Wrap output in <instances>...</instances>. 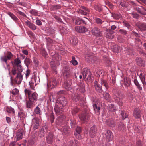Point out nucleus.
Here are the masks:
<instances>
[{
  "label": "nucleus",
  "instance_id": "11",
  "mask_svg": "<svg viewBox=\"0 0 146 146\" xmlns=\"http://www.w3.org/2000/svg\"><path fill=\"white\" fill-rule=\"evenodd\" d=\"M105 136L106 141L108 142L111 141L113 138L112 132L109 130H107L105 133Z\"/></svg>",
  "mask_w": 146,
  "mask_h": 146
},
{
  "label": "nucleus",
  "instance_id": "29",
  "mask_svg": "<svg viewBox=\"0 0 146 146\" xmlns=\"http://www.w3.org/2000/svg\"><path fill=\"white\" fill-rule=\"evenodd\" d=\"M142 9H143V11H141L140 9L138 7H136V10L139 13L143 15H146V9L144 7L141 6V7Z\"/></svg>",
  "mask_w": 146,
  "mask_h": 146
},
{
  "label": "nucleus",
  "instance_id": "56",
  "mask_svg": "<svg viewBox=\"0 0 146 146\" xmlns=\"http://www.w3.org/2000/svg\"><path fill=\"white\" fill-rule=\"evenodd\" d=\"M6 56L8 60H10L13 57V55L11 52L7 51Z\"/></svg>",
  "mask_w": 146,
  "mask_h": 146
},
{
  "label": "nucleus",
  "instance_id": "50",
  "mask_svg": "<svg viewBox=\"0 0 146 146\" xmlns=\"http://www.w3.org/2000/svg\"><path fill=\"white\" fill-rule=\"evenodd\" d=\"M61 6L60 5H54L52 6L51 9L53 11L60 9Z\"/></svg>",
  "mask_w": 146,
  "mask_h": 146
},
{
  "label": "nucleus",
  "instance_id": "4",
  "mask_svg": "<svg viewBox=\"0 0 146 146\" xmlns=\"http://www.w3.org/2000/svg\"><path fill=\"white\" fill-rule=\"evenodd\" d=\"M91 32L93 35L97 36H101L102 35V31L97 27L93 28Z\"/></svg>",
  "mask_w": 146,
  "mask_h": 146
},
{
  "label": "nucleus",
  "instance_id": "10",
  "mask_svg": "<svg viewBox=\"0 0 146 146\" xmlns=\"http://www.w3.org/2000/svg\"><path fill=\"white\" fill-rule=\"evenodd\" d=\"M57 84V82L55 78H53L52 80V82H48L47 83V87L48 89H50L54 88Z\"/></svg>",
  "mask_w": 146,
  "mask_h": 146
},
{
  "label": "nucleus",
  "instance_id": "60",
  "mask_svg": "<svg viewBox=\"0 0 146 146\" xmlns=\"http://www.w3.org/2000/svg\"><path fill=\"white\" fill-rule=\"evenodd\" d=\"M40 51L41 53L43 56L46 57L47 54L44 49L42 48L40 49Z\"/></svg>",
  "mask_w": 146,
  "mask_h": 146
},
{
  "label": "nucleus",
  "instance_id": "34",
  "mask_svg": "<svg viewBox=\"0 0 146 146\" xmlns=\"http://www.w3.org/2000/svg\"><path fill=\"white\" fill-rule=\"evenodd\" d=\"M106 123L109 126L112 127L115 126L114 122L113 119H107L106 121Z\"/></svg>",
  "mask_w": 146,
  "mask_h": 146
},
{
  "label": "nucleus",
  "instance_id": "40",
  "mask_svg": "<svg viewBox=\"0 0 146 146\" xmlns=\"http://www.w3.org/2000/svg\"><path fill=\"white\" fill-rule=\"evenodd\" d=\"M117 23L116 21H111L110 23V25H111V30H114L117 27L116 25L117 24Z\"/></svg>",
  "mask_w": 146,
  "mask_h": 146
},
{
  "label": "nucleus",
  "instance_id": "21",
  "mask_svg": "<svg viewBox=\"0 0 146 146\" xmlns=\"http://www.w3.org/2000/svg\"><path fill=\"white\" fill-rule=\"evenodd\" d=\"M103 97L104 99L109 102H111L112 98L110 94L108 92H105L103 94Z\"/></svg>",
  "mask_w": 146,
  "mask_h": 146
},
{
  "label": "nucleus",
  "instance_id": "55",
  "mask_svg": "<svg viewBox=\"0 0 146 146\" xmlns=\"http://www.w3.org/2000/svg\"><path fill=\"white\" fill-rule=\"evenodd\" d=\"M24 92L26 95H28V97L29 98V96H30L31 94V91L29 89H27L25 90Z\"/></svg>",
  "mask_w": 146,
  "mask_h": 146
},
{
  "label": "nucleus",
  "instance_id": "35",
  "mask_svg": "<svg viewBox=\"0 0 146 146\" xmlns=\"http://www.w3.org/2000/svg\"><path fill=\"white\" fill-rule=\"evenodd\" d=\"M136 61L137 64L139 66H144L145 62L141 58H137L136 59Z\"/></svg>",
  "mask_w": 146,
  "mask_h": 146
},
{
  "label": "nucleus",
  "instance_id": "37",
  "mask_svg": "<svg viewBox=\"0 0 146 146\" xmlns=\"http://www.w3.org/2000/svg\"><path fill=\"white\" fill-rule=\"evenodd\" d=\"M115 107L114 105L109 104L108 106V110L111 112L115 111Z\"/></svg>",
  "mask_w": 146,
  "mask_h": 146
},
{
  "label": "nucleus",
  "instance_id": "16",
  "mask_svg": "<svg viewBox=\"0 0 146 146\" xmlns=\"http://www.w3.org/2000/svg\"><path fill=\"white\" fill-rule=\"evenodd\" d=\"M75 30L77 32L80 33H84L88 30L87 28L83 26L76 27Z\"/></svg>",
  "mask_w": 146,
  "mask_h": 146
},
{
  "label": "nucleus",
  "instance_id": "25",
  "mask_svg": "<svg viewBox=\"0 0 146 146\" xmlns=\"http://www.w3.org/2000/svg\"><path fill=\"white\" fill-rule=\"evenodd\" d=\"M23 129L19 130L16 134L17 139L19 140L22 138L23 135Z\"/></svg>",
  "mask_w": 146,
  "mask_h": 146
},
{
  "label": "nucleus",
  "instance_id": "1",
  "mask_svg": "<svg viewBox=\"0 0 146 146\" xmlns=\"http://www.w3.org/2000/svg\"><path fill=\"white\" fill-rule=\"evenodd\" d=\"M67 103L65 97L61 96L59 100L57 101L54 108L55 111L57 115L60 114L63 112L62 109Z\"/></svg>",
  "mask_w": 146,
  "mask_h": 146
},
{
  "label": "nucleus",
  "instance_id": "28",
  "mask_svg": "<svg viewBox=\"0 0 146 146\" xmlns=\"http://www.w3.org/2000/svg\"><path fill=\"white\" fill-rule=\"evenodd\" d=\"M133 115L135 118H140L141 116L140 110L137 108L135 109L134 110Z\"/></svg>",
  "mask_w": 146,
  "mask_h": 146
},
{
  "label": "nucleus",
  "instance_id": "7",
  "mask_svg": "<svg viewBox=\"0 0 146 146\" xmlns=\"http://www.w3.org/2000/svg\"><path fill=\"white\" fill-rule=\"evenodd\" d=\"M80 8V9L78 10L77 12L82 15H86L88 12H90V10L88 9L84 6H81Z\"/></svg>",
  "mask_w": 146,
  "mask_h": 146
},
{
  "label": "nucleus",
  "instance_id": "8",
  "mask_svg": "<svg viewBox=\"0 0 146 146\" xmlns=\"http://www.w3.org/2000/svg\"><path fill=\"white\" fill-rule=\"evenodd\" d=\"M80 8V9L78 10L77 12L82 15H86L88 12H90V10L88 9L84 6H81Z\"/></svg>",
  "mask_w": 146,
  "mask_h": 146
},
{
  "label": "nucleus",
  "instance_id": "61",
  "mask_svg": "<svg viewBox=\"0 0 146 146\" xmlns=\"http://www.w3.org/2000/svg\"><path fill=\"white\" fill-rule=\"evenodd\" d=\"M123 25L127 28H129L130 26V25L129 22L126 21H124L123 22Z\"/></svg>",
  "mask_w": 146,
  "mask_h": 146
},
{
  "label": "nucleus",
  "instance_id": "46",
  "mask_svg": "<svg viewBox=\"0 0 146 146\" xmlns=\"http://www.w3.org/2000/svg\"><path fill=\"white\" fill-rule=\"evenodd\" d=\"M19 93V90L17 88H15L10 91V94H12V96L17 95Z\"/></svg>",
  "mask_w": 146,
  "mask_h": 146
},
{
  "label": "nucleus",
  "instance_id": "43",
  "mask_svg": "<svg viewBox=\"0 0 146 146\" xmlns=\"http://www.w3.org/2000/svg\"><path fill=\"white\" fill-rule=\"evenodd\" d=\"M35 113L39 115L40 118H41L40 116L41 111L40 110V108L38 106H37L35 108L34 111Z\"/></svg>",
  "mask_w": 146,
  "mask_h": 146
},
{
  "label": "nucleus",
  "instance_id": "41",
  "mask_svg": "<svg viewBox=\"0 0 146 146\" xmlns=\"http://www.w3.org/2000/svg\"><path fill=\"white\" fill-rule=\"evenodd\" d=\"M119 129L121 131H124L125 130V126L122 123H120L118 126Z\"/></svg>",
  "mask_w": 146,
  "mask_h": 146
},
{
  "label": "nucleus",
  "instance_id": "36",
  "mask_svg": "<svg viewBox=\"0 0 146 146\" xmlns=\"http://www.w3.org/2000/svg\"><path fill=\"white\" fill-rule=\"evenodd\" d=\"M100 82L102 85H103L107 90L108 89L109 86L107 81L103 78H101L100 80Z\"/></svg>",
  "mask_w": 146,
  "mask_h": 146
},
{
  "label": "nucleus",
  "instance_id": "26",
  "mask_svg": "<svg viewBox=\"0 0 146 146\" xmlns=\"http://www.w3.org/2000/svg\"><path fill=\"white\" fill-rule=\"evenodd\" d=\"M7 15H9L12 19L15 22H18L19 20L17 17L12 13L10 12H8L7 13Z\"/></svg>",
  "mask_w": 146,
  "mask_h": 146
},
{
  "label": "nucleus",
  "instance_id": "6",
  "mask_svg": "<svg viewBox=\"0 0 146 146\" xmlns=\"http://www.w3.org/2000/svg\"><path fill=\"white\" fill-rule=\"evenodd\" d=\"M136 25L140 31H146V23L139 22L137 23Z\"/></svg>",
  "mask_w": 146,
  "mask_h": 146
},
{
  "label": "nucleus",
  "instance_id": "18",
  "mask_svg": "<svg viewBox=\"0 0 146 146\" xmlns=\"http://www.w3.org/2000/svg\"><path fill=\"white\" fill-rule=\"evenodd\" d=\"M5 111L9 113V114H11V115L13 116L15 114V110L12 107L7 106L5 108Z\"/></svg>",
  "mask_w": 146,
  "mask_h": 146
},
{
  "label": "nucleus",
  "instance_id": "49",
  "mask_svg": "<svg viewBox=\"0 0 146 146\" xmlns=\"http://www.w3.org/2000/svg\"><path fill=\"white\" fill-rule=\"evenodd\" d=\"M94 9L96 11L99 12L102 11L101 6L100 5L95 4L94 6Z\"/></svg>",
  "mask_w": 146,
  "mask_h": 146
},
{
  "label": "nucleus",
  "instance_id": "62",
  "mask_svg": "<svg viewBox=\"0 0 146 146\" xmlns=\"http://www.w3.org/2000/svg\"><path fill=\"white\" fill-rule=\"evenodd\" d=\"M50 65L53 70H55L56 69V66L54 61H51L50 62Z\"/></svg>",
  "mask_w": 146,
  "mask_h": 146
},
{
  "label": "nucleus",
  "instance_id": "19",
  "mask_svg": "<svg viewBox=\"0 0 146 146\" xmlns=\"http://www.w3.org/2000/svg\"><path fill=\"white\" fill-rule=\"evenodd\" d=\"M94 84L96 91L98 92L101 93L102 91V86L100 85L96 81L94 82Z\"/></svg>",
  "mask_w": 146,
  "mask_h": 146
},
{
  "label": "nucleus",
  "instance_id": "30",
  "mask_svg": "<svg viewBox=\"0 0 146 146\" xmlns=\"http://www.w3.org/2000/svg\"><path fill=\"white\" fill-rule=\"evenodd\" d=\"M111 16L115 19L118 20L122 18V16L120 13H111Z\"/></svg>",
  "mask_w": 146,
  "mask_h": 146
},
{
  "label": "nucleus",
  "instance_id": "45",
  "mask_svg": "<svg viewBox=\"0 0 146 146\" xmlns=\"http://www.w3.org/2000/svg\"><path fill=\"white\" fill-rule=\"evenodd\" d=\"M141 80L143 85V87H144L146 85V82L145 80V77L142 75V74L141 73L139 76Z\"/></svg>",
  "mask_w": 146,
  "mask_h": 146
},
{
  "label": "nucleus",
  "instance_id": "9",
  "mask_svg": "<svg viewBox=\"0 0 146 146\" xmlns=\"http://www.w3.org/2000/svg\"><path fill=\"white\" fill-rule=\"evenodd\" d=\"M84 19L77 18L75 21V23L77 25H80L81 24L86 25L87 22L89 21L88 19L86 17L83 18Z\"/></svg>",
  "mask_w": 146,
  "mask_h": 146
},
{
  "label": "nucleus",
  "instance_id": "58",
  "mask_svg": "<svg viewBox=\"0 0 146 146\" xmlns=\"http://www.w3.org/2000/svg\"><path fill=\"white\" fill-rule=\"evenodd\" d=\"M29 13L34 15H38V12L37 11L35 10L32 9V10H30L29 11Z\"/></svg>",
  "mask_w": 146,
  "mask_h": 146
},
{
  "label": "nucleus",
  "instance_id": "33",
  "mask_svg": "<svg viewBox=\"0 0 146 146\" xmlns=\"http://www.w3.org/2000/svg\"><path fill=\"white\" fill-rule=\"evenodd\" d=\"M133 82L134 84L139 90L140 91H142V87L139 83L137 80L136 79H135Z\"/></svg>",
  "mask_w": 146,
  "mask_h": 146
},
{
  "label": "nucleus",
  "instance_id": "2",
  "mask_svg": "<svg viewBox=\"0 0 146 146\" xmlns=\"http://www.w3.org/2000/svg\"><path fill=\"white\" fill-rule=\"evenodd\" d=\"M15 66L17 67L19 72L17 73L16 77L13 80L12 77L11 78V83L12 86L16 84H20L23 79V75L21 73L23 69V68L20 64Z\"/></svg>",
  "mask_w": 146,
  "mask_h": 146
},
{
  "label": "nucleus",
  "instance_id": "31",
  "mask_svg": "<svg viewBox=\"0 0 146 146\" xmlns=\"http://www.w3.org/2000/svg\"><path fill=\"white\" fill-rule=\"evenodd\" d=\"M123 84L125 87H128L130 86L131 84V81L129 78L127 77L124 78L123 79Z\"/></svg>",
  "mask_w": 146,
  "mask_h": 146
},
{
  "label": "nucleus",
  "instance_id": "13",
  "mask_svg": "<svg viewBox=\"0 0 146 146\" xmlns=\"http://www.w3.org/2000/svg\"><path fill=\"white\" fill-rule=\"evenodd\" d=\"M97 132V129L96 127L94 126L91 127L89 131L90 136L92 138L94 137L95 136Z\"/></svg>",
  "mask_w": 146,
  "mask_h": 146
},
{
  "label": "nucleus",
  "instance_id": "44",
  "mask_svg": "<svg viewBox=\"0 0 146 146\" xmlns=\"http://www.w3.org/2000/svg\"><path fill=\"white\" fill-rule=\"evenodd\" d=\"M89 114L87 113H85L80 116V119H88L90 118Z\"/></svg>",
  "mask_w": 146,
  "mask_h": 146
},
{
  "label": "nucleus",
  "instance_id": "42",
  "mask_svg": "<svg viewBox=\"0 0 146 146\" xmlns=\"http://www.w3.org/2000/svg\"><path fill=\"white\" fill-rule=\"evenodd\" d=\"M103 60L107 64L108 66H110L111 64V61L107 56H104L103 57Z\"/></svg>",
  "mask_w": 146,
  "mask_h": 146
},
{
  "label": "nucleus",
  "instance_id": "52",
  "mask_svg": "<svg viewBox=\"0 0 146 146\" xmlns=\"http://www.w3.org/2000/svg\"><path fill=\"white\" fill-rule=\"evenodd\" d=\"M122 119H126L128 118V115L126 112L125 111H122L121 114Z\"/></svg>",
  "mask_w": 146,
  "mask_h": 146
},
{
  "label": "nucleus",
  "instance_id": "32",
  "mask_svg": "<svg viewBox=\"0 0 146 146\" xmlns=\"http://www.w3.org/2000/svg\"><path fill=\"white\" fill-rule=\"evenodd\" d=\"M32 122L35 125L33 127V128L35 129H37L39 126V119H33Z\"/></svg>",
  "mask_w": 146,
  "mask_h": 146
},
{
  "label": "nucleus",
  "instance_id": "27",
  "mask_svg": "<svg viewBox=\"0 0 146 146\" xmlns=\"http://www.w3.org/2000/svg\"><path fill=\"white\" fill-rule=\"evenodd\" d=\"M37 96L38 95L36 93H33L30 96H29V98L31 101H36L38 99Z\"/></svg>",
  "mask_w": 146,
  "mask_h": 146
},
{
  "label": "nucleus",
  "instance_id": "14",
  "mask_svg": "<svg viewBox=\"0 0 146 146\" xmlns=\"http://www.w3.org/2000/svg\"><path fill=\"white\" fill-rule=\"evenodd\" d=\"M107 31L108 33L106 36V37L110 39L113 38L114 37L113 35L114 33V31L110 29H108L107 30Z\"/></svg>",
  "mask_w": 146,
  "mask_h": 146
},
{
  "label": "nucleus",
  "instance_id": "24",
  "mask_svg": "<svg viewBox=\"0 0 146 146\" xmlns=\"http://www.w3.org/2000/svg\"><path fill=\"white\" fill-rule=\"evenodd\" d=\"M26 24L28 25V26L33 30H35L36 29V26L33 23H32L30 21H27L25 22Z\"/></svg>",
  "mask_w": 146,
  "mask_h": 146
},
{
  "label": "nucleus",
  "instance_id": "15",
  "mask_svg": "<svg viewBox=\"0 0 146 146\" xmlns=\"http://www.w3.org/2000/svg\"><path fill=\"white\" fill-rule=\"evenodd\" d=\"M123 96L118 95V96H116L114 98L115 100L117 102L119 106H122L123 104L122 99L123 98Z\"/></svg>",
  "mask_w": 146,
  "mask_h": 146
},
{
  "label": "nucleus",
  "instance_id": "48",
  "mask_svg": "<svg viewBox=\"0 0 146 146\" xmlns=\"http://www.w3.org/2000/svg\"><path fill=\"white\" fill-rule=\"evenodd\" d=\"M70 43L73 45H75L77 44V41L75 37H71L70 39Z\"/></svg>",
  "mask_w": 146,
  "mask_h": 146
},
{
  "label": "nucleus",
  "instance_id": "64",
  "mask_svg": "<svg viewBox=\"0 0 146 146\" xmlns=\"http://www.w3.org/2000/svg\"><path fill=\"white\" fill-rule=\"evenodd\" d=\"M47 44L50 45L53 43V41L50 38H48L47 40Z\"/></svg>",
  "mask_w": 146,
  "mask_h": 146
},
{
  "label": "nucleus",
  "instance_id": "63",
  "mask_svg": "<svg viewBox=\"0 0 146 146\" xmlns=\"http://www.w3.org/2000/svg\"><path fill=\"white\" fill-rule=\"evenodd\" d=\"M136 146H143L142 142L140 140H137L136 143Z\"/></svg>",
  "mask_w": 146,
  "mask_h": 146
},
{
  "label": "nucleus",
  "instance_id": "51",
  "mask_svg": "<svg viewBox=\"0 0 146 146\" xmlns=\"http://www.w3.org/2000/svg\"><path fill=\"white\" fill-rule=\"evenodd\" d=\"M72 60L70 61L72 63L73 65L74 66H76L77 65L78 62L75 59V58L74 56L72 57Z\"/></svg>",
  "mask_w": 146,
  "mask_h": 146
},
{
  "label": "nucleus",
  "instance_id": "22",
  "mask_svg": "<svg viewBox=\"0 0 146 146\" xmlns=\"http://www.w3.org/2000/svg\"><path fill=\"white\" fill-rule=\"evenodd\" d=\"M81 131V129L80 127H77L76 129V131L74 133V135L78 139L80 138V133Z\"/></svg>",
  "mask_w": 146,
  "mask_h": 146
},
{
  "label": "nucleus",
  "instance_id": "39",
  "mask_svg": "<svg viewBox=\"0 0 146 146\" xmlns=\"http://www.w3.org/2000/svg\"><path fill=\"white\" fill-rule=\"evenodd\" d=\"M21 63L19 58L17 57L14 60L13 63V66L20 65Z\"/></svg>",
  "mask_w": 146,
  "mask_h": 146
},
{
  "label": "nucleus",
  "instance_id": "54",
  "mask_svg": "<svg viewBox=\"0 0 146 146\" xmlns=\"http://www.w3.org/2000/svg\"><path fill=\"white\" fill-rule=\"evenodd\" d=\"M95 21L96 23L98 24L99 25H101L103 22V21H102L101 19L98 18H95Z\"/></svg>",
  "mask_w": 146,
  "mask_h": 146
},
{
  "label": "nucleus",
  "instance_id": "59",
  "mask_svg": "<svg viewBox=\"0 0 146 146\" xmlns=\"http://www.w3.org/2000/svg\"><path fill=\"white\" fill-rule=\"evenodd\" d=\"M79 109L77 108H73L72 111V113L73 116H74L78 111Z\"/></svg>",
  "mask_w": 146,
  "mask_h": 146
},
{
  "label": "nucleus",
  "instance_id": "5",
  "mask_svg": "<svg viewBox=\"0 0 146 146\" xmlns=\"http://www.w3.org/2000/svg\"><path fill=\"white\" fill-rule=\"evenodd\" d=\"M85 60L89 63H91L93 61L96 60V57L91 53H87L85 57Z\"/></svg>",
  "mask_w": 146,
  "mask_h": 146
},
{
  "label": "nucleus",
  "instance_id": "57",
  "mask_svg": "<svg viewBox=\"0 0 146 146\" xmlns=\"http://www.w3.org/2000/svg\"><path fill=\"white\" fill-rule=\"evenodd\" d=\"M18 116L19 117L22 119L26 117L25 114L22 112H20L18 113Z\"/></svg>",
  "mask_w": 146,
  "mask_h": 146
},
{
  "label": "nucleus",
  "instance_id": "38",
  "mask_svg": "<svg viewBox=\"0 0 146 146\" xmlns=\"http://www.w3.org/2000/svg\"><path fill=\"white\" fill-rule=\"evenodd\" d=\"M120 49V47L117 45H115L111 48L112 50L115 53H118L119 52Z\"/></svg>",
  "mask_w": 146,
  "mask_h": 146
},
{
  "label": "nucleus",
  "instance_id": "23",
  "mask_svg": "<svg viewBox=\"0 0 146 146\" xmlns=\"http://www.w3.org/2000/svg\"><path fill=\"white\" fill-rule=\"evenodd\" d=\"M47 142L49 144H52L53 142V134L52 132H50L48 136L46 137Z\"/></svg>",
  "mask_w": 146,
  "mask_h": 146
},
{
  "label": "nucleus",
  "instance_id": "53",
  "mask_svg": "<svg viewBox=\"0 0 146 146\" xmlns=\"http://www.w3.org/2000/svg\"><path fill=\"white\" fill-rule=\"evenodd\" d=\"M1 61L5 62L6 64L8 66L9 65H7V60H8L6 55L4 56L1 57Z\"/></svg>",
  "mask_w": 146,
  "mask_h": 146
},
{
  "label": "nucleus",
  "instance_id": "47",
  "mask_svg": "<svg viewBox=\"0 0 146 146\" xmlns=\"http://www.w3.org/2000/svg\"><path fill=\"white\" fill-rule=\"evenodd\" d=\"M31 60L29 58H26L24 60V63L26 65L27 67L28 68L29 66L30 65L31 62Z\"/></svg>",
  "mask_w": 146,
  "mask_h": 146
},
{
  "label": "nucleus",
  "instance_id": "17",
  "mask_svg": "<svg viewBox=\"0 0 146 146\" xmlns=\"http://www.w3.org/2000/svg\"><path fill=\"white\" fill-rule=\"evenodd\" d=\"M65 88L68 90H70L71 88V86L72 85V80H68L66 81L65 83Z\"/></svg>",
  "mask_w": 146,
  "mask_h": 146
},
{
  "label": "nucleus",
  "instance_id": "12",
  "mask_svg": "<svg viewBox=\"0 0 146 146\" xmlns=\"http://www.w3.org/2000/svg\"><path fill=\"white\" fill-rule=\"evenodd\" d=\"M63 75L66 78H68L70 76V72L69 67L67 66H65L63 70Z\"/></svg>",
  "mask_w": 146,
  "mask_h": 146
},
{
  "label": "nucleus",
  "instance_id": "3",
  "mask_svg": "<svg viewBox=\"0 0 146 146\" xmlns=\"http://www.w3.org/2000/svg\"><path fill=\"white\" fill-rule=\"evenodd\" d=\"M82 74L84 78L90 80L91 78V74L90 70L88 68H84L83 70Z\"/></svg>",
  "mask_w": 146,
  "mask_h": 146
},
{
  "label": "nucleus",
  "instance_id": "20",
  "mask_svg": "<svg viewBox=\"0 0 146 146\" xmlns=\"http://www.w3.org/2000/svg\"><path fill=\"white\" fill-rule=\"evenodd\" d=\"M70 129L69 127L66 126L63 127L62 128V134L64 135H67L69 134Z\"/></svg>",
  "mask_w": 146,
  "mask_h": 146
}]
</instances>
